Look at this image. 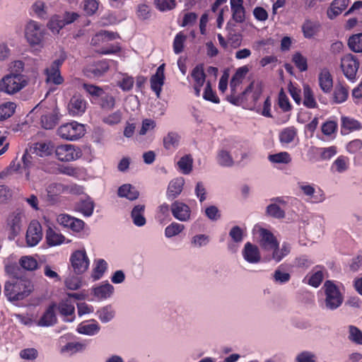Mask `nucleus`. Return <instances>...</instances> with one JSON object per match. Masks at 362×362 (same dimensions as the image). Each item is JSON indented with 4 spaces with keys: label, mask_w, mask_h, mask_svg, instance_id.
<instances>
[{
    "label": "nucleus",
    "mask_w": 362,
    "mask_h": 362,
    "mask_svg": "<svg viewBox=\"0 0 362 362\" xmlns=\"http://www.w3.org/2000/svg\"><path fill=\"white\" fill-rule=\"evenodd\" d=\"M362 124L358 120L348 117H341V133L346 134L350 132L360 130Z\"/></svg>",
    "instance_id": "31"
},
{
    "label": "nucleus",
    "mask_w": 362,
    "mask_h": 362,
    "mask_svg": "<svg viewBox=\"0 0 362 362\" xmlns=\"http://www.w3.org/2000/svg\"><path fill=\"white\" fill-rule=\"evenodd\" d=\"M57 158L63 162L76 160L81 157V148L72 144H63L57 146L54 150Z\"/></svg>",
    "instance_id": "7"
},
{
    "label": "nucleus",
    "mask_w": 362,
    "mask_h": 362,
    "mask_svg": "<svg viewBox=\"0 0 362 362\" xmlns=\"http://www.w3.org/2000/svg\"><path fill=\"white\" fill-rule=\"evenodd\" d=\"M348 46L354 52H362V33H357L350 36L348 40Z\"/></svg>",
    "instance_id": "43"
},
{
    "label": "nucleus",
    "mask_w": 362,
    "mask_h": 362,
    "mask_svg": "<svg viewBox=\"0 0 362 362\" xmlns=\"http://www.w3.org/2000/svg\"><path fill=\"white\" fill-rule=\"evenodd\" d=\"M110 69V66L107 62L100 61L98 62L92 69V73L94 76L100 77L106 73Z\"/></svg>",
    "instance_id": "61"
},
{
    "label": "nucleus",
    "mask_w": 362,
    "mask_h": 362,
    "mask_svg": "<svg viewBox=\"0 0 362 362\" xmlns=\"http://www.w3.org/2000/svg\"><path fill=\"white\" fill-rule=\"evenodd\" d=\"M191 76L194 80V86H203L206 81V74L202 64H197L192 71Z\"/></svg>",
    "instance_id": "38"
},
{
    "label": "nucleus",
    "mask_w": 362,
    "mask_h": 362,
    "mask_svg": "<svg viewBox=\"0 0 362 362\" xmlns=\"http://www.w3.org/2000/svg\"><path fill=\"white\" fill-rule=\"evenodd\" d=\"M114 287L109 283H105L103 285L97 286L93 288V295L100 300L107 299L110 297L113 293Z\"/></svg>",
    "instance_id": "36"
},
{
    "label": "nucleus",
    "mask_w": 362,
    "mask_h": 362,
    "mask_svg": "<svg viewBox=\"0 0 362 362\" xmlns=\"http://www.w3.org/2000/svg\"><path fill=\"white\" fill-rule=\"evenodd\" d=\"M349 158L344 156H339L332 163V169L338 173H343L347 170Z\"/></svg>",
    "instance_id": "56"
},
{
    "label": "nucleus",
    "mask_w": 362,
    "mask_h": 362,
    "mask_svg": "<svg viewBox=\"0 0 362 362\" xmlns=\"http://www.w3.org/2000/svg\"><path fill=\"white\" fill-rule=\"evenodd\" d=\"M303 105L308 108H315L317 107L313 92L309 86L303 87Z\"/></svg>",
    "instance_id": "42"
},
{
    "label": "nucleus",
    "mask_w": 362,
    "mask_h": 362,
    "mask_svg": "<svg viewBox=\"0 0 362 362\" xmlns=\"http://www.w3.org/2000/svg\"><path fill=\"white\" fill-rule=\"evenodd\" d=\"M242 253L244 259L249 263L257 264L261 259L259 248L250 242L245 243Z\"/></svg>",
    "instance_id": "19"
},
{
    "label": "nucleus",
    "mask_w": 362,
    "mask_h": 362,
    "mask_svg": "<svg viewBox=\"0 0 362 362\" xmlns=\"http://www.w3.org/2000/svg\"><path fill=\"white\" fill-rule=\"evenodd\" d=\"M298 136V129L294 126L284 128L279 133V141L283 145H288L294 141Z\"/></svg>",
    "instance_id": "26"
},
{
    "label": "nucleus",
    "mask_w": 362,
    "mask_h": 362,
    "mask_svg": "<svg viewBox=\"0 0 362 362\" xmlns=\"http://www.w3.org/2000/svg\"><path fill=\"white\" fill-rule=\"evenodd\" d=\"M42 229L37 221H32L27 229L25 240L30 247L37 245L42 238Z\"/></svg>",
    "instance_id": "10"
},
{
    "label": "nucleus",
    "mask_w": 362,
    "mask_h": 362,
    "mask_svg": "<svg viewBox=\"0 0 362 362\" xmlns=\"http://www.w3.org/2000/svg\"><path fill=\"white\" fill-rule=\"evenodd\" d=\"M313 153L320 156L322 160H329L337 153V148L335 146H329L327 148H311Z\"/></svg>",
    "instance_id": "40"
},
{
    "label": "nucleus",
    "mask_w": 362,
    "mask_h": 362,
    "mask_svg": "<svg viewBox=\"0 0 362 362\" xmlns=\"http://www.w3.org/2000/svg\"><path fill=\"white\" fill-rule=\"evenodd\" d=\"M86 101L81 95H74L68 105L69 114L72 116H81L86 110Z\"/></svg>",
    "instance_id": "16"
},
{
    "label": "nucleus",
    "mask_w": 362,
    "mask_h": 362,
    "mask_svg": "<svg viewBox=\"0 0 362 362\" xmlns=\"http://www.w3.org/2000/svg\"><path fill=\"white\" fill-rule=\"evenodd\" d=\"M359 61L352 54H346L341 59V69L345 77L351 82H354L357 77L359 68Z\"/></svg>",
    "instance_id": "5"
},
{
    "label": "nucleus",
    "mask_w": 362,
    "mask_h": 362,
    "mask_svg": "<svg viewBox=\"0 0 362 362\" xmlns=\"http://www.w3.org/2000/svg\"><path fill=\"white\" fill-rule=\"evenodd\" d=\"M241 83L240 81L233 77L230 81V95L228 96V101L235 105H239L243 101L245 95L252 90V84H250L240 95H236L237 88Z\"/></svg>",
    "instance_id": "14"
},
{
    "label": "nucleus",
    "mask_w": 362,
    "mask_h": 362,
    "mask_svg": "<svg viewBox=\"0 0 362 362\" xmlns=\"http://www.w3.org/2000/svg\"><path fill=\"white\" fill-rule=\"evenodd\" d=\"M97 315L99 320L106 323L113 319L115 316V311L110 305L105 306L97 311Z\"/></svg>",
    "instance_id": "49"
},
{
    "label": "nucleus",
    "mask_w": 362,
    "mask_h": 362,
    "mask_svg": "<svg viewBox=\"0 0 362 362\" xmlns=\"http://www.w3.org/2000/svg\"><path fill=\"white\" fill-rule=\"evenodd\" d=\"M321 25L317 21L306 19L303 22L301 30L305 38L311 39L320 32Z\"/></svg>",
    "instance_id": "20"
},
{
    "label": "nucleus",
    "mask_w": 362,
    "mask_h": 362,
    "mask_svg": "<svg viewBox=\"0 0 362 362\" xmlns=\"http://www.w3.org/2000/svg\"><path fill=\"white\" fill-rule=\"evenodd\" d=\"M134 83V80L132 76L124 74L123 78L121 81H118L117 86L123 91H129L132 89Z\"/></svg>",
    "instance_id": "62"
},
{
    "label": "nucleus",
    "mask_w": 362,
    "mask_h": 362,
    "mask_svg": "<svg viewBox=\"0 0 362 362\" xmlns=\"http://www.w3.org/2000/svg\"><path fill=\"white\" fill-rule=\"evenodd\" d=\"M100 327L95 320L88 322L81 323L77 328V332L82 334L93 336L99 332Z\"/></svg>",
    "instance_id": "27"
},
{
    "label": "nucleus",
    "mask_w": 362,
    "mask_h": 362,
    "mask_svg": "<svg viewBox=\"0 0 362 362\" xmlns=\"http://www.w3.org/2000/svg\"><path fill=\"white\" fill-rule=\"evenodd\" d=\"M349 0H334L327 10V14L329 19H334L340 15L349 6Z\"/></svg>",
    "instance_id": "23"
},
{
    "label": "nucleus",
    "mask_w": 362,
    "mask_h": 362,
    "mask_svg": "<svg viewBox=\"0 0 362 362\" xmlns=\"http://www.w3.org/2000/svg\"><path fill=\"white\" fill-rule=\"evenodd\" d=\"M60 116L57 110L41 116L40 122L42 127L45 129H52L59 122Z\"/></svg>",
    "instance_id": "28"
},
{
    "label": "nucleus",
    "mask_w": 362,
    "mask_h": 362,
    "mask_svg": "<svg viewBox=\"0 0 362 362\" xmlns=\"http://www.w3.org/2000/svg\"><path fill=\"white\" fill-rule=\"evenodd\" d=\"M349 95V87L341 83L337 85L333 93V100L339 104L346 100Z\"/></svg>",
    "instance_id": "39"
},
{
    "label": "nucleus",
    "mask_w": 362,
    "mask_h": 362,
    "mask_svg": "<svg viewBox=\"0 0 362 362\" xmlns=\"http://www.w3.org/2000/svg\"><path fill=\"white\" fill-rule=\"evenodd\" d=\"M180 136L175 132H170L163 137V146L166 150L175 149L180 144Z\"/></svg>",
    "instance_id": "37"
},
{
    "label": "nucleus",
    "mask_w": 362,
    "mask_h": 362,
    "mask_svg": "<svg viewBox=\"0 0 362 362\" xmlns=\"http://www.w3.org/2000/svg\"><path fill=\"white\" fill-rule=\"evenodd\" d=\"M107 267V262L103 259L96 261L95 266L93 270L91 277L94 281L100 279L105 272Z\"/></svg>",
    "instance_id": "47"
},
{
    "label": "nucleus",
    "mask_w": 362,
    "mask_h": 362,
    "mask_svg": "<svg viewBox=\"0 0 362 362\" xmlns=\"http://www.w3.org/2000/svg\"><path fill=\"white\" fill-rule=\"evenodd\" d=\"M165 64L160 65L156 71V74L152 75L150 79L151 88L156 93L157 97L160 96L162 90V87L164 84L165 74H164Z\"/></svg>",
    "instance_id": "15"
},
{
    "label": "nucleus",
    "mask_w": 362,
    "mask_h": 362,
    "mask_svg": "<svg viewBox=\"0 0 362 362\" xmlns=\"http://www.w3.org/2000/svg\"><path fill=\"white\" fill-rule=\"evenodd\" d=\"M323 279L322 267L317 265L313 269V274L310 276L307 275L303 279V282L313 287L317 288L322 282Z\"/></svg>",
    "instance_id": "24"
},
{
    "label": "nucleus",
    "mask_w": 362,
    "mask_h": 362,
    "mask_svg": "<svg viewBox=\"0 0 362 362\" xmlns=\"http://www.w3.org/2000/svg\"><path fill=\"white\" fill-rule=\"evenodd\" d=\"M85 126L76 121L67 122L60 125L57 130V135L67 141H76L84 136Z\"/></svg>",
    "instance_id": "2"
},
{
    "label": "nucleus",
    "mask_w": 362,
    "mask_h": 362,
    "mask_svg": "<svg viewBox=\"0 0 362 362\" xmlns=\"http://www.w3.org/2000/svg\"><path fill=\"white\" fill-rule=\"evenodd\" d=\"M319 85L325 93H329L333 87V80L331 74L327 70H323L319 75Z\"/></svg>",
    "instance_id": "33"
},
{
    "label": "nucleus",
    "mask_w": 362,
    "mask_h": 362,
    "mask_svg": "<svg viewBox=\"0 0 362 362\" xmlns=\"http://www.w3.org/2000/svg\"><path fill=\"white\" fill-rule=\"evenodd\" d=\"M292 62L300 71H305L308 69L307 59L301 53L296 52L293 55Z\"/></svg>",
    "instance_id": "55"
},
{
    "label": "nucleus",
    "mask_w": 362,
    "mask_h": 362,
    "mask_svg": "<svg viewBox=\"0 0 362 362\" xmlns=\"http://www.w3.org/2000/svg\"><path fill=\"white\" fill-rule=\"evenodd\" d=\"M66 58V54L62 53L59 58L54 60L50 66L45 69V82L47 84L59 86L64 83V79L61 75L60 69Z\"/></svg>",
    "instance_id": "3"
},
{
    "label": "nucleus",
    "mask_w": 362,
    "mask_h": 362,
    "mask_svg": "<svg viewBox=\"0 0 362 362\" xmlns=\"http://www.w3.org/2000/svg\"><path fill=\"white\" fill-rule=\"evenodd\" d=\"M218 163L223 167H231L233 163V159L230 153L225 150H221L217 154Z\"/></svg>",
    "instance_id": "50"
},
{
    "label": "nucleus",
    "mask_w": 362,
    "mask_h": 362,
    "mask_svg": "<svg viewBox=\"0 0 362 362\" xmlns=\"http://www.w3.org/2000/svg\"><path fill=\"white\" fill-rule=\"evenodd\" d=\"M122 118V112L119 110H117L115 112L103 117L102 121L107 125L113 126L119 124L121 122Z\"/></svg>",
    "instance_id": "54"
},
{
    "label": "nucleus",
    "mask_w": 362,
    "mask_h": 362,
    "mask_svg": "<svg viewBox=\"0 0 362 362\" xmlns=\"http://www.w3.org/2000/svg\"><path fill=\"white\" fill-rule=\"evenodd\" d=\"M100 106L103 110H112L115 106V97L110 94L106 93L104 92V93L100 95Z\"/></svg>",
    "instance_id": "45"
},
{
    "label": "nucleus",
    "mask_w": 362,
    "mask_h": 362,
    "mask_svg": "<svg viewBox=\"0 0 362 362\" xmlns=\"http://www.w3.org/2000/svg\"><path fill=\"white\" fill-rule=\"evenodd\" d=\"M27 85V81L21 74H11L4 77L0 83V90L13 94L18 92Z\"/></svg>",
    "instance_id": "4"
},
{
    "label": "nucleus",
    "mask_w": 362,
    "mask_h": 362,
    "mask_svg": "<svg viewBox=\"0 0 362 362\" xmlns=\"http://www.w3.org/2000/svg\"><path fill=\"white\" fill-rule=\"evenodd\" d=\"M349 339L357 344L362 345V332L355 326H349Z\"/></svg>",
    "instance_id": "64"
},
{
    "label": "nucleus",
    "mask_w": 362,
    "mask_h": 362,
    "mask_svg": "<svg viewBox=\"0 0 362 362\" xmlns=\"http://www.w3.org/2000/svg\"><path fill=\"white\" fill-rule=\"evenodd\" d=\"M118 37V35L109 31H101L96 34L91 40V44L96 45L98 42L100 40L107 39L109 40H115Z\"/></svg>",
    "instance_id": "60"
},
{
    "label": "nucleus",
    "mask_w": 362,
    "mask_h": 362,
    "mask_svg": "<svg viewBox=\"0 0 362 362\" xmlns=\"http://www.w3.org/2000/svg\"><path fill=\"white\" fill-rule=\"evenodd\" d=\"M278 105L284 112H288L292 110L289 99L283 89H281L278 95Z\"/></svg>",
    "instance_id": "53"
},
{
    "label": "nucleus",
    "mask_w": 362,
    "mask_h": 362,
    "mask_svg": "<svg viewBox=\"0 0 362 362\" xmlns=\"http://www.w3.org/2000/svg\"><path fill=\"white\" fill-rule=\"evenodd\" d=\"M33 286L25 278H11L4 285V295L9 301L21 300L32 292Z\"/></svg>",
    "instance_id": "1"
},
{
    "label": "nucleus",
    "mask_w": 362,
    "mask_h": 362,
    "mask_svg": "<svg viewBox=\"0 0 362 362\" xmlns=\"http://www.w3.org/2000/svg\"><path fill=\"white\" fill-rule=\"evenodd\" d=\"M326 295V307L334 310L339 307L343 302V297L337 286L331 281H327L324 284Z\"/></svg>",
    "instance_id": "6"
},
{
    "label": "nucleus",
    "mask_w": 362,
    "mask_h": 362,
    "mask_svg": "<svg viewBox=\"0 0 362 362\" xmlns=\"http://www.w3.org/2000/svg\"><path fill=\"white\" fill-rule=\"evenodd\" d=\"M187 37L182 32L178 33L173 40V51L175 54H180L183 51L184 42Z\"/></svg>",
    "instance_id": "58"
},
{
    "label": "nucleus",
    "mask_w": 362,
    "mask_h": 362,
    "mask_svg": "<svg viewBox=\"0 0 362 362\" xmlns=\"http://www.w3.org/2000/svg\"><path fill=\"white\" fill-rule=\"evenodd\" d=\"M16 108V105L12 102H7L0 105V121L11 117Z\"/></svg>",
    "instance_id": "48"
},
{
    "label": "nucleus",
    "mask_w": 362,
    "mask_h": 362,
    "mask_svg": "<svg viewBox=\"0 0 362 362\" xmlns=\"http://www.w3.org/2000/svg\"><path fill=\"white\" fill-rule=\"evenodd\" d=\"M267 214L276 218H283L285 216L284 211L276 204H271L267 206Z\"/></svg>",
    "instance_id": "59"
},
{
    "label": "nucleus",
    "mask_w": 362,
    "mask_h": 362,
    "mask_svg": "<svg viewBox=\"0 0 362 362\" xmlns=\"http://www.w3.org/2000/svg\"><path fill=\"white\" fill-rule=\"evenodd\" d=\"M268 160L273 163L288 164L291 162V155L286 151H282L272 154L268 156Z\"/></svg>",
    "instance_id": "44"
},
{
    "label": "nucleus",
    "mask_w": 362,
    "mask_h": 362,
    "mask_svg": "<svg viewBox=\"0 0 362 362\" xmlns=\"http://www.w3.org/2000/svg\"><path fill=\"white\" fill-rule=\"evenodd\" d=\"M67 189V187L62 183L52 182L46 187L47 200L52 204L56 203L59 196Z\"/></svg>",
    "instance_id": "17"
},
{
    "label": "nucleus",
    "mask_w": 362,
    "mask_h": 362,
    "mask_svg": "<svg viewBox=\"0 0 362 362\" xmlns=\"http://www.w3.org/2000/svg\"><path fill=\"white\" fill-rule=\"evenodd\" d=\"M117 194L119 197H124L130 201H134L138 199L139 192L132 185L124 184L119 187Z\"/></svg>",
    "instance_id": "29"
},
{
    "label": "nucleus",
    "mask_w": 362,
    "mask_h": 362,
    "mask_svg": "<svg viewBox=\"0 0 362 362\" xmlns=\"http://www.w3.org/2000/svg\"><path fill=\"white\" fill-rule=\"evenodd\" d=\"M300 189L303 192L305 195L310 198L311 202L313 203H320L325 199L324 193L320 189L316 191L314 187L310 185H300Z\"/></svg>",
    "instance_id": "25"
},
{
    "label": "nucleus",
    "mask_w": 362,
    "mask_h": 362,
    "mask_svg": "<svg viewBox=\"0 0 362 362\" xmlns=\"http://www.w3.org/2000/svg\"><path fill=\"white\" fill-rule=\"evenodd\" d=\"M193 159L190 155L182 156L177 162V165L183 174L187 175L192 170Z\"/></svg>",
    "instance_id": "46"
},
{
    "label": "nucleus",
    "mask_w": 362,
    "mask_h": 362,
    "mask_svg": "<svg viewBox=\"0 0 362 362\" xmlns=\"http://www.w3.org/2000/svg\"><path fill=\"white\" fill-rule=\"evenodd\" d=\"M94 202L90 198L80 200L76 206V210L84 216H90L94 210Z\"/></svg>",
    "instance_id": "34"
},
{
    "label": "nucleus",
    "mask_w": 362,
    "mask_h": 362,
    "mask_svg": "<svg viewBox=\"0 0 362 362\" xmlns=\"http://www.w3.org/2000/svg\"><path fill=\"white\" fill-rule=\"evenodd\" d=\"M33 153L37 156L46 157L52 154L54 146L50 142H37L33 147Z\"/></svg>",
    "instance_id": "32"
},
{
    "label": "nucleus",
    "mask_w": 362,
    "mask_h": 362,
    "mask_svg": "<svg viewBox=\"0 0 362 362\" xmlns=\"http://www.w3.org/2000/svg\"><path fill=\"white\" fill-rule=\"evenodd\" d=\"M258 232L259 235V245L264 250L270 251L272 248L279 247V241L270 230L259 228Z\"/></svg>",
    "instance_id": "12"
},
{
    "label": "nucleus",
    "mask_w": 362,
    "mask_h": 362,
    "mask_svg": "<svg viewBox=\"0 0 362 362\" xmlns=\"http://www.w3.org/2000/svg\"><path fill=\"white\" fill-rule=\"evenodd\" d=\"M145 205L138 204L136 205L132 212L131 217L135 226L141 227L146 224V220L144 217Z\"/></svg>",
    "instance_id": "30"
},
{
    "label": "nucleus",
    "mask_w": 362,
    "mask_h": 362,
    "mask_svg": "<svg viewBox=\"0 0 362 362\" xmlns=\"http://www.w3.org/2000/svg\"><path fill=\"white\" fill-rule=\"evenodd\" d=\"M170 211L175 218L180 221H188L191 216L189 206L180 201H175L170 206Z\"/></svg>",
    "instance_id": "13"
},
{
    "label": "nucleus",
    "mask_w": 362,
    "mask_h": 362,
    "mask_svg": "<svg viewBox=\"0 0 362 362\" xmlns=\"http://www.w3.org/2000/svg\"><path fill=\"white\" fill-rule=\"evenodd\" d=\"M57 305L52 303L46 309L42 317L37 322V325L40 327H49L52 326L57 322V317L55 315V308Z\"/></svg>",
    "instance_id": "21"
},
{
    "label": "nucleus",
    "mask_w": 362,
    "mask_h": 362,
    "mask_svg": "<svg viewBox=\"0 0 362 362\" xmlns=\"http://www.w3.org/2000/svg\"><path fill=\"white\" fill-rule=\"evenodd\" d=\"M46 240L49 246H56L64 243L65 237L62 234L57 233L51 227H49L46 231Z\"/></svg>",
    "instance_id": "35"
},
{
    "label": "nucleus",
    "mask_w": 362,
    "mask_h": 362,
    "mask_svg": "<svg viewBox=\"0 0 362 362\" xmlns=\"http://www.w3.org/2000/svg\"><path fill=\"white\" fill-rule=\"evenodd\" d=\"M70 262L74 272L81 274L85 272L90 264L89 259L85 250H76L70 257Z\"/></svg>",
    "instance_id": "9"
},
{
    "label": "nucleus",
    "mask_w": 362,
    "mask_h": 362,
    "mask_svg": "<svg viewBox=\"0 0 362 362\" xmlns=\"http://www.w3.org/2000/svg\"><path fill=\"white\" fill-rule=\"evenodd\" d=\"M57 223L64 228H69L73 232H81L83 230L85 223L79 218H76L66 214H61L57 216Z\"/></svg>",
    "instance_id": "11"
},
{
    "label": "nucleus",
    "mask_w": 362,
    "mask_h": 362,
    "mask_svg": "<svg viewBox=\"0 0 362 362\" xmlns=\"http://www.w3.org/2000/svg\"><path fill=\"white\" fill-rule=\"evenodd\" d=\"M185 228L183 224L173 222L165 229V235L167 238H172L180 233Z\"/></svg>",
    "instance_id": "57"
},
{
    "label": "nucleus",
    "mask_w": 362,
    "mask_h": 362,
    "mask_svg": "<svg viewBox=\"0 0 362 362\" xmlns=\"http://www.w3.org/2000/svg\"><path fill=\"white\" fill-rule=\"evenodd\" d=\"M203 98L215 104L220 103V99L216 95V91L213 90L210 81H207L204 93Z\"/></svg>",
    "instance_id": "52"
},
{
    "label": "nucleus",
    "mask_w": 362,
    "mask_h": 362,
    "mask_svg": "<svg viewBox=\"0 0 362 362\" xmlns=\"http://www.w3.org/2000/svg\"><path fill=\"white\" fill-rule=\"evenodd\" d=\"M23 216V215L21 212H13L9 215L7 219L10 236H11L12 238L17 236L21 230Z\"/></svg>",
    "instance_id": "18"
},
{
    "label": "nucleus",
    "mask_w": 362,
    "mask_h": 362,
    "mask_svg": "<svg viewBox=\"0 0 362 362\" xmlns=\"http://www.w3.org/2000/svg\"><path fill=\"white\" fill-rule=\"evenodd\" d=\"M20 267L27 271H33L37 268L38 263L35 259L29 256L22 257L19 260Z\"/></svg>",
    "instance_id": "51"
},
{
    "label": "nucleus",
    "mask_w": 362,
    "mask_h": 362,
    "mask_svg": "<svg viewBox=\"0 0 362 362\" xmlns=\"http://www.w3.org/2000/svg\"><path fill=\"white\" fill-rule=\"evenodd\" d=\"M185 180L182 177H177L172 180L168 187L166 197L168 199H174L178 197L182 191Z\"/></svg>",
    "instance_id": "22"
},
{
    "label": "nucleus",
    "mask_w": 362,
    "mask_h": 362,
    "mask_svg": "<svg viewBox=\"0 0 362 362\" xmlns=\"http://www.w3.org/2000/svg\"><path fill=\"white\" fill-rule=\"evenodd\" d=\"M45 30L41 25L35 21H30L25 28V36L32 45H37L43 40Z\"/></svg>",
    "instance_id": "8"
},
{
    "label": "nucleus",
    "mask_w": 362,
    "mask_h": 362,
    "mask_svg": "<svg viewBox=\"0 0 362 362\" xmlns=\"http://www.w3.org/2000/svg\"><path fill=\"white\" fill-rule=\"evenodd\" d=\"M58 309L60 314L64 316L74 315L75 313L74 303L69 298L62 300L59 303Z\"/></svg>",
    "instance_id": "41"
},
{
    "label": "nucleus",
    "mask_w": 362,
    "mask_h": 362,
    "mask_svg": "<svg viewBox=\"0 0 362 362\" xmlns=\"http://www.w3.org/2000/svg\"><path fill=\"white\" fill-rule=\"evenodd\" d=\"M154 2L156 8L161 11L172 10L176 6L175 0H154Z\"/></svg>",
    "instance_id": "63"
}]
</instances>
